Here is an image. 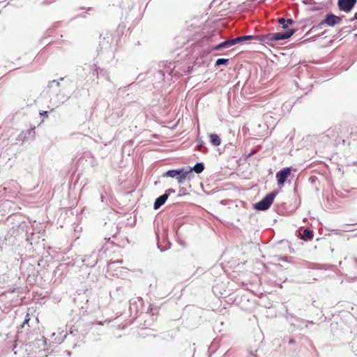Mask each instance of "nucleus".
Returning a JSON list of instances; mask_svg holds the SVG:
<instances>
[{
  "label": "nucleus",
  "mask_w": 357,
  "mask_h": 357,
  "mask_svg": "<svg viewBox=\"0 0 357 357\" xmlns=\"http://www.w3.org/2000/svg\"><path fill=\"white\" fill-rule=\"evenodd\" d=\"M125 28H126L125 25H122L121 24H120L119 25L117 30H116V31L118 33V37H120L121 36L123 35Z\"/></svg>",
  "instance_id": "58836bf2"
},
{
  "label": "nucleus",
  "mask_w": 357,
  "mask_h": 357,
  "mask_svg": "<svg viewBox=\"0 0 357 357\" xmlns=\"http://www.w3.org/2000/svg\"><path fill=\"white\" fill-rule=\"evenodd\" d=\"M322 9L321 6H316L315 4L312 5V6L307 8V10L309 12H316L319 11Z\"/></svg>",
  "instance_id": "ea45409f"
},
{
  "label": "nucleus",
  "mask_w": 357,
  "mask_h": 357,
  "mask_svg": "<svg viewBox=\"0 0 357 357\" xmlns=\"http://www.w3.org/2000/svg\"><path fill=\"white\" fill-rule=\"evenodd\" d=\"M197 147L204 153L208 152V149L205 146V142L202 138L197 139Z\"/></svg>",
  "instance_id": "c756f323"
},
{
  "label": "nucleus",
  "mask_w": 357,
  "mask_h": 357,
  "mask_svg": "<svg viewBox=\"0 0 357 357\" xmlns=\"http://www.w3.org/2000/svg\"><path fill=\"white\" fill-rule=\"evenodd\" d=\"M229 63V59L226 58H219L215 61V66L216 68L220 66H227Z\"/></svg>",
  "instance_id": "7c9ffc66"
},
{
  "label": "nucleus",
  "mask_w": 357,
  "mask_h": 357,
  "mask_svg": "<svg viewBox=\"0 0 357 357\" xmlns=\"http://www.w3.org/2000/svg\"><path fill=\"white\" fill-rule=\"evenodd\" d=\"M294 170L295 169L290 166L283 167L276 172L275 178L279 191L284 186L285 183H287L288 178H293L295 176L292 173Z\"/></svg>",
  "instance_id": "0eeeda50"
},
{
  "label": "nucleus",
  "mask_w": 357,
  "mask_h": 357,
  "mask_svg": "<svg viewBox=\"0 0 357 357\" xmlns=\"http://www.w3.org/2000/svg\"><path fill=\"white\" fill-rule=\"evenodd\" d=\"M286 318H287V319H295V320L298 319V317H296V316H294L293 314H291V313L289 312L287 310H286Z\"/></svg>",
  "instance_id": "3c124183"
},
{
  "label": "nucleus",
  "mask_w": 357,
  "mask_h": 357,
  "mask_svg": "<svg viewBox=\"0 0 357 357\" xmlns=\"http://www.w3.org/2000/svg\"><path fill=\"white\" fill-rule=\"evenodd\" d=\"M350 348L355 356H357V340H354L349 343Z\"/></svg>",
  "instance_id": "c9c22d12"
},
{
  "label": "nucleus",
  "mask_w": 357,
  "mask_h": 357,
  "mask_svg": "<svg viewBox=\"0 0 357 357\" xmlns=\"http://www.w3.org/2000/svg\"><path fill=\"white\" fill-rule=\"evenodd\" d=\"M157 236V246L158 248L160 250L161 252H163L167 250H169L171 247V243L168 239H165L164 241V245H162L159 240L158 234H156Z\"/></svg>",
  "instance_id": "393cba45"
},
{
  "label": "nucleus",
  "mask_w": 357,
  "mask_h": 357,
  "mask_svg": "<svg viewBox=\"0 0 357 357\" xmlns=\"http://www.w3.org/2000/svg\"><path fill=\"white\" fill-rule=\"evenodd\" d=\"M98 68L97 67L96 63H94L92 66L91 65V69L89 70L88 76H91V79H92V81L95 80L93 77H96V72H98Z\"/></svg>",
  "instance_id": "473e14b6"
},
{
  "label": "nucleus",
  "mask_w": 357,
  "mask_h": 357,
  "mask_svg": "<svg viewBox=\"0 0 357 357\" xmlns=\"http://www.w3.org/2000/svg\"><path fill=\"white\" fill-rule=\"evenodd\" d=\"M107 71L104 68H98V72H96V78L98 79L99 77H107Z\"/></svg>",
  "instance_id": "4c0bfd02"
},
{
  "label": "nucleus",
  "mask_w": 357,
  "mask_h": 357,
  "mask_svg": "<svg viewBox=\"0 0 357 357\" xmlns=\"http://www.w3.org/2000/svg\"><path fill=\"white\" fill-rule=\"evenodd\" d=\"M149 311L152 314H157L158 312V308L156 307V306H153L152 305H151L149 307Z\"/></svg>",
  "instance_id": "a18cd8bd"
},
{
  "label": "nucleus",
  "mask_w": 357,
  "mask_h": 357,
  "mask_svg": "<svg viewBox=\"0 0 357 357\" xmlns=\"http://www.w3.org/2000/svg\"><path fill=\"white\" fill-rule=\"evenodd\" d=\"M298 236L304 241H310L314 237V231L310 228H305L303 231H300Z\"/></svg>",
  "instance_id": "a211bd4d"
},
{
  "label": "nucleus",
  "mask_w": 357,
  "mask_h": 357,
  "mask_svg": "<svg viewBox=\"0 0 357 357\" xmlns=\"http://www.w3.org/2000/svg\"><path fill=\"white\" fill-rule=\"evenodd\" d=\"M327 31H328L327 30H325L323 32H321V33L312 36L310 38H308L304 40L302 43L304 44H306V43L314 42L319 38H326V36H324V35L327 33Z\"/></svg>",
  "instance_id": "cd10ccee"
},
{
  "label": "nucleus",
  "mask_w": 357,
  "mask_h": 357,
  "mask_svg": "<svg viewBox=\"0 0 357 357\" xmlns=\"http://www.w3.org/2000/svg\"><path fill=\"white\" fill-rule=\"evenodd\" d=\"M291 259H292V257H288V256H280L278 257V261H285V262H288V263H291Z\"/></svg>",
  "instance_id": "a19ab883"
},
{
  "label": "nucleus",
  "mask_w": 357,
  "mask_h": 357,
  "mask_svg": "<svg viewBox=\"0 0 357 357\" xmlns=\"http://www.w3.org/2000/svg\"><path fill=\"white\" fill-rule=\"evenodd\" d=\"M259 37V36H258V35H245V36H241L239 37L234 38V42L235 45H236L238 43H243L248 40H257V38H258Z\"/></svg>",
  "instance_id": "aec40b11"
},
{
  "label": "nucleus",
  "mask_w": 357,
  "mask_h": 357,
  "mask_svg": "<svg viewBox=\"0 0 357 357\" xmlns=\"http://www.w3.org/2000/svg\"><path fill=\"white\" fill-rule=\"evenodd\" d=\"M272 33H268L264 35H259V37L257 38L256 40H259L260 42L266 43L269 45H273V43L275 42V40L271 36Z\"/></svg>",
  "instance_id": "5701e85b"
},
{
  "label": "nucleus",
  "mask_w": 357,
  "mask_h": 357,
  "mask_svg": "<svg viewBox=\"0 0 357 357\" xmlns=\"http://www.w3.org/2000/svg\"><path fill=\"white\" fill-rule=\"evenodd\" d=\"M297 31L298 29L296 28H291L284 31L272 33L271 36L275 42L284 40L290 38Z\"/></svg>",
  "instance_id": "9b49d317"
},
{
  "label": "nucleus",
  "mask_w": 357,
  "mask_h": 357,
  "mask_svg": "<svg viewBox=\"0 0 357 357\" xmlns=\"http://www.w3.org/2000/svg\"><path fill=\"white\" fill-rule=\"evenodd\" d=\"M158 66V68L151 69L146 73L150 75L149 78L155 89L160 87L162 84L170 85L175 82L174 79L180 77L181 73L176 70L177 61H162Z\"/></svg>",
  "instance_id": "f03ea898"
},
{
  "label": "nucleus",
  "mask_w": 357,
  "mask_h": 357,
  "mask_svg": "<svg viewBox=\"0 0 357 357\" xmlns=\"http://www.w3.org/2000/svg\"><path fill=\"white\" fill-rule=\"evenodd\" d=\"M61 83L56 79H53L48 82L46 87L47 93L50 94V100L47 108L50 112H53L56 108L65 103L70 96L61 90Z\"/></svg>",
  "instance_id": "7ed1b4c3"
},
{
  "label": "nucleus",
  "mask_w": 357,
  "mask_h": 357,
  "mask_svg": "<svg viewBox=\"0 0 357 357\" xmlns=\"http://www.w3.org/2000/svg\"><path fill=\"white\" fill-rule=\"evenodd\" d=\"M167 199L168 198L167 197V195H165V194H162V195H160L159 197H158L154 201L153 206V209L154 210L159 209L162 206H163L165 204Z\"/></svg>",
  "instance_id": "412c9836"
},
{
  "label": "nucleus",
  "mask_w": 357,
  "mask_h": 357,
  "mask_svg": "<svg viewBox=\"0 0 357 357\" xmlns=\"http://www.w3.org/2000/svg\"><path fill=\"white\" fill-rule=\"evenodd\" d=\"M233 45H235V43L234 42V38L225 40L222 42L219 43L217 45L212 46L211 49V52L220 51L224 49L229 48Z\"/></svg>",
  "instance_id": "2eb2a0df"
},
{
  "label": "nucleus",
  "mask_w": 357,
  "mask_h": 357,
  "mask_svg": "<svg viewBox=\"0 0 357 357\" xmlns=\"http://www.w3.org/2000/svg\"><path fill=\"white\" fill-rule=\"evenodd\" d=\"M181 227L180 225H177L174 227V233H175V236L178 238V229H179V227Z\"/></svg>",
  "instance_id": "5fc2aeb1"
},
{
  "label": "nucleus",
  "mask_w": 357,
  "mask_h": 357,
  "mask_svg": "<svg viewBox=\"0 0 357 357\" xmlns=\"http://www.w3.org/2000/svg\"><path fill=\"white\" fill-rule=\"evenodd\" d=\"M278 192L279 190H273L267 193L260 201L253 204V208L260 211L268 210L273 203Z\"/></svg>",
  "instance_id": "423d86ee"
},
{
  "label": "nucleus",
  "mask_w": 357,
  "mask_h": 357,
  "mask_svg": "<svg viewBox=\"0 0 357 357\" xmlns=\"http://www.w3.org/2000/svg\"><path fill=\"white\" fill-rule=\"evenodd\" d=\"M126 116V106L116 104L112 110H109L105 117L106 122L112 126L119 124L123 121Z\"/></svg>",
  "instance_id": "20e7f679"
},
{
  "label": "nucleus",
  "mask_w": 357,
  "mask_h": 357,
  "mask_svg": "<svg viewBox=\"0 0 357 357\" xmlns=\"http://www.w3.org/2000/svg\"><path fill=\"white\" fill-rule=\"evenodd\" d=\"M21 268L22 269L24 266H26L25 273L27 275V282L30 285H33L38 282V279L39 278L40 273L38 269H36L33 264L30 263L26 264L25 261H22L21 262Z\"/></svg>",
  "instance_id": "1a4fd4ad"
},
{
  "label": "nucleus",
  "mask_w": 357,
  "mask_h": 357,
  "mask_svg": "<svg viewBox=\"0 0 357 357\" xmlns=\"http://www.w3.org/2000/svg\"><path fill=\"white\" fill-rule=\"evenodd\" d=\"M276 266L280 268H283V266L282 264H277Z\"/></svg>",
  "instance_id": "774afa93"
},
{
  "label": "nucleus",
  "mask_w": 357,
  "mask_h": 357,
  "mask_svg": "<svg viewBox=\"0 0 357 357\" xmlns=\"http://www.w3.org/2000/svg\"><path fill=\"white\" fill-rule=\"evenodd\" d=\"M102 35L100 36L101 38ZM116 38V36H113L112 33H106L105 36L100 38L99 46L97 48L98 53L102 50H108L110 48V45L112 41Z\"/></svg>",
  "instance_id": "ddd939ff"
},
{
  "label": "nucleus",
  "mask_w": 357,
  "mask_h": 357,
  "mask_svg": "<svg viewBox=\"0 0 357 357\" xmlns=\"http://www.w3.org/2000/svg\"><path fill=\"white\" fill-rule=\"evenodd\" d=\"M308 268H312V269H318V270L326 269L324 267V265L319 264H316V263H310V265L308 266Z\"/></svg>",
  "instance_id": "e433bc0d"
},
{
  "label": "nucleus",
  "mask_w": 357,
  "mask_h": 357,
  "mask_svg": "<svg viewBox=\"0 0 357 357\" xmlns=\"http://www.w3.org/2000/svg\"><path fill=\"white\" fill-rule=\"evenodd\" d=\"M53 2H55V0H44L42 2V4L43 5H50V4L52 3Z\"/></svg>",
  "instance_id": "6e6d98bb"
},
{
  "label": "nucleus",
  "mask_w": 357,
  "mask_h": 357,
  "mask_svg": "<svg viewBox=\"0 0 357 357\" xmlns=\"http://www.w3.org/2000/svg\"><path fill=\"white\" fill-rule=\"evenodd\" d=\"M98 261V254L96 252H93L91 255H84L82 259L83 265L89 268L94 267L97 264Z\"/></svg>",
  "instance_id": "4468645a"
},
{
  "label": "nucleus",
  "mask_w": 357,
  "mask_h": 357,
  "mask_svg": "<svg viewBox=\"0 0 357 357\" xmlns=\"http://www.w3.org/2000/svg\"><path fill=\"white\" fill-rule=\"evenodd\" d=\"M48 114H49L48 111H40L39 112L40 116H43L45 118H47L48 117Z\"/></svg>",
  "instance_id": "864d4df0"
},
{
  "label": "nucleus",
  "mask_w": 357,
  "mask_h": 357,
  "mask_svg": "<svg viewBox=\"0 0 357 357\" xmlns=\"http://www.w3.org/2000/svg\"><path fill=\"white\" fill-rule=\"evenodd\" d=\"M86 17V15L84 13H82V14L77 15L75 17Z\"/></svg>",
  "instance_id": "e2e57ef3"
},
{
  "label": "nucleus",
  "mask_w": 357,
  "mask_h": 357,
  "mask_svg": "<svg viewBox=\"0 0 357 357\" xmlns=\"http://www.w3.org/2000/svg\"><path fill=\"white\" fill-rule=\"evenodd\" d=\"M258 151L256 149H252L245 156V160H246L248 158L254 155Z\"/></svg>",
  "instance_id": "49530a36"
},
{
  "label": "nucleus",
  "mask_w": 357,
  "mask_h": 357,
  "mask_svg": "<svg viewBox=\"0 0 357 357\" xmlns=\"http://www.w3.org/2000/svg\"><path fill=\"white\" fill-rule=\"evenodd\" d=\"M87 10V11H86V13H87L88 14H89V15H90V14H91V13H90V12H91V11H93V8L89 7V8H87V10Z\"/></svg>",
  "instance_id": "680f3d73"
},
{
  "label": "nucleus",
  "mask_w": 357,
  "mask_h": 357,
  "mask_svg": "<svg viewBox=\"0 0 357 357\" xmlns=\"http://www.w3.org/2000/svg\"><path fill=\"white\" fill-rule=\"evenodd\" d=\"M277 21L284 30L289 29L288 26H291L295 23L291 18L284 19V17H279Z\"/></svg>",
  "instance_id": "4be33fe9"
},
{
  "label": "nucleus",
  "mask_w": 357,
  "mask_h": 357,
  "mask_svg": "<svg viewBox=\"0 0 357 357\" xmlns=\"http://www.w3.org/2000/svg\"><path fill=\"white\" fill-rule=\"evenodd\" d=\"M312 17L306 18V19L303 20V21H305V22L310 21L312 23L313 21L312 20Z\"/></svg>",
  "instance_id": "69168bd1"
},
{
  "label": "nucleus",
  "mask_w": 357,
  "mask_h": 357,
  "mask_svg": "<svg viewBox=\"0 0 357 357\" xmlns=\"http://www.w3.org/2000/svg\"><path fill=\"white\" fill-rule=\"evenodd\" d=\"M5 224L12 226L4 236V242L15 250L22 251L24 253L33 252L34 245L40 238L39 236L33 233V229L29 222L23 220L20 214L13 213L8 215Z\"/></svg>",
  "instance_id": "f257e3e1"
},
{
  "label": "nucleus",
  "mask_w": 357,
  "mask_h": 357,
  "mask_svg": "<svg viewBox=\"0 0 357 357\" xmlns=\"http://www.w3.org/2000/svg\"><path fill=\"white\" fill-rule=\"evenodd\" d=\"M188 173L185 172L184 167L178 169H169L162 174L163 178H172L177 181L178 184L182 185L186 180Z\"/></svg>",
  "instance_id": "6e6552de"
},
{
  "label": "nucleus",
  "mask_w": 357,
  "mask_h": 357,
  "mask_svg": "<svg viewBox=\"0 0 357 357\" xmlns=\"http://www.w3.org/2000/svg\"><path fill=\"white\" fill-rule=\"evenodd\" d=\"M323 24L321 22V21H320L317 24H315V25H313L310 29V30H308L305 34V36H309L310 35L311 33L317 31V30L319 29H321L323 28Z\"/></svg>",
  "instance_id": "2f4dec72"
},
{
  "label": "nucleus",
  "mask_w": 357,
  "mask_h": 357,
  "mask_svg": "<svg viewBox=\"0 0 357 357\" xmlns=\"http://www.w3.org/2000/svg\"><path fill=\"white\" fill-rule=\"evenodd\" d=\"M344 17V15L337 16V15H335V26L337 25V24H341Z\"/></svg>",
  "instance_id": "de8ad7c7"
},
{
  "label": "nucleus",
  "mask_w": 357,
  "mask_h": 357,
  "mask_svg": "<svg viewBox=\"0 0 357 357\" xmlns=\"http://www.w3.org/2000/svg\"><path fill=\"white\" fill-rule=\"evenodd\" d=\"M29 321H30L29 314H27L24 319V321L20 325V328H24L25 325H27L28 326H29Z\"/></svg>",
  "instance_id": "79ce46f5"
},
{
  "label": "nucleus",
  "mask_w": 357,
  "mask_h": 357,
  "mask_svg": "<svg viewBox=\"0 0 357 357\" xmlns=\"http://www.w3.org/2000/svg\"><path fill=\"white\" fill-rule=\"evenodd\" d=\"M324 141H329L334 146L340 144H344L346 140L342 138L341 135L340 126H334L328 128L324 133L322 137Z\"/></svg>",
  "instance_id": "39448f33"
},
{
  "label": "nucleus",
  "mask_w": 357,
  "mask_h": 357,
  "mask_svg": "<svg viewBox=\"0 0 357 357\" xmlns=\"http://www.w3.org/2000/svg\"><path fill=\"white\" fill-rule=\"evenodd\" d=\"M43 341L44 342L45 344H46V338L45 337H42Z\"/></svg>",
  "instance_id": "338daca9"
},
{
  "label": "nucleus",
  "mask_w": 357,
  "mask_h": 357,
  "mask_svg": "<svg viewBox=\"0 0 357 357\" xmlns=\"http://www.w3.org/2000/svg\"><path fill=\"white\" fill-rule=\"evenodd\" d=\"M278 243L284 244L285 245H287L289 248V249H290V252L291 253L294 252V250L292 249V250H291V247H290L291 243L289 241L284 240V239L280 240V241H278Z\"/></svg>",
  "instance_id": "c03bdc74"
},
{
  "label": "nucleus",
  "mask_w": 357,
  "mask_h": 357,
  "mask_svg": "<svg viewBox=\"0 0 357 357\" xmlns=\"http://www.w3.org/2000/svg\"><path fill=\"white\" fill-rule=\"evenodd\" d=\"M308 181L310 183V185H312V187L314 188V190L317 192H318L319 191V183H320L318 176H317L315 175H312L309 177Z\"/></svg>",
  "instance_id": "a878e982"
},
{
  "label": "nucleus",
  "mask_w": 357,
  "mask_h": 357,
  "mask_svg": "<svg viewBox=\"0 0 357 357\" xmlns=\"http://www.w3.org/2000/svg\"><path fill=\"white\" fill-rule=\"evenodd\" d=\"M66 266V264H59L55 270H54L52 273V278H55L54 282L57 280L56 275H58V278L61 277L63 274V268Z\"/></svg>",
  "instance_id": "c85d7f7f"
},
{
  "label": "nucleus",
  "mask_w": 357,
  "mask_h": 357,
  "mask_svg": "<svg viewBox=\"0 0 357 357\" xmlns=\"http://www.w3.org/2000/svg\"><path fill=\"white\" fill-rule=\"evenodd\" d=\"M356 29H351L350 26H346L341 29H340L337 31V34L342 35L344 34L345 36H348L351 33L352 31L355 30Z\"/></svg>",
  "instance_id": "72a5a7b5"
},
{
  "label": "nucleus",
  "mask_w": 357,
  "mask_h": 357,
  "mask_svg": "<svg viewBox=\"0 0 357 357\" xmlns=\"http://www.w3.org/2000/svg\"><path fill=\"white\" fill-rule=\"evenodd\" d=\"M128 287L126 286L117 287L109 293L110 297L117 303H122L129 299Z\"/></svg>",
  "instance_id": "9d476101"
},
{
  "label": "nucleus",
  "mask_w": 357,
  "mask_h": 357,
  "mask_svg": "<svg viewBox=\"0 0 357 357\" xmlns=\"http://www.w3.org/2000/svg\"><path fill=\"white\" fill-rule=\"evenodd\" d=\"M179 192L181 193V195L185 196L188 195L189 193L187 191V189L184 187H179Z\"/></svg>",
  "instance_id": "09e8293b"
},
{
  "label": "nucleus",
  "mask_w": 357,
  "mask_h": 357,
  "mask_svg": "<svg viewBox=\"0 0 357 357\" xmlns=\"http://www.w3.org/2000/svg\"><path fill=\"white\" fill-rule=\"evenodd\" d=\"M355 20H357V19H355V15H354L353 17H351L349 20V22H352Z\"/></svg>",
  "instance_id": "0e129e2a"
},
{
  "label": "nucleus",
  "mask_w": 357,
  "mask_h": 357,
  "mask_svg": "<svg viewBox=\"0 0 357 357\" xmlns=\"http://www.w3.org/2000/svg\"><path fill=\"white\" fill-rule=\"evenodd\" d=\"M287 342L289 344H294L296 343V340L293 337H289V338H288Z\"/></svg>",
  "instance_id": "bf43d9fd"
},
{
  "label": "nucleus",
  "mask_w": 357,
  "mask_h": 357,
  "mask_svg": "<svg viewBox=\"0 0 357 357\" xmlns=\"http://www.w3.org/2000/svg\"><path fill=\"white\" fill-rule=\"evenodd\" d=\"M302 2L305 5H314L317 3L314 0H303Z\"/></svg>",
  "instance_id": "603ef678"
},
{
  "label": "nucleus",
  "mask_w": 357,
  "mask_h": 357,
  "mask_svg": "<svg viewBox=\"0 0 357 357\" xmlns=\"http://www.w3.org/2000/svg\"><path fill=\"white\" fill-rule=\"evenodd\" d=\"M351 137L353 138L354 140H357V131L356 132H350Z\"/></svg>",
  "instance_id": "13d9d810"
},
{
  "label": "nucleus",
  "mask_w": 357,
  "mask_h": 357,
  "mask_svg": "<svg viewBox=\"0 0 357 357\" xmlns=\"http://www.w3.org/2000/svg\"><path fill=\"white\" fill-rule=\"evenodd\" d=\"M123 262V259H118L116 261H112L110 264H109V266H112L113 264H121Z\"/></svg>",
  "instance_id": "052dcab7"
},
{
  "label": "nucleus",
  "mask_w": 357,
  "mask_h": 357,
  "mask_svg": "<svg viewBox=\"0 0 357 357\" xmlns=\"http://www.w3.org/2000/svg\"><path fill=\"white\" fill-rule=\"evenodd\" d=\"M192 69L193 66H189L186 68H184L183 69L178 68L177 70L181 73L180 76H181L183 73H185V75L190 74L192 71Z\"/></svg>",
  "instance_id": "f704fd0d"
},
{
  "label": "nucleus",
  "mask_w": 357,
  "mask_h": 357,
  "mask_svg": "<svg viewBox=\"0 0 357 357\" xmlns=\"http://www.w3.org/2000/svg\"><path fill=\"white\" fill-rule=\"evenodd\" d=\"M205 165L203 162H197L193 167L188 166V172H194L197 174H201L204 170Z\"/></svg>",
  "instance_id": "b1692460"
},
{
  "label": "nucleus",
  "mask_w": 357,
  "mask_h": 357,
  "mask_svg": "<svg viewBox=\"0 0 357 357\" xmlns=\"http://www.w3.org/2000/svg\"><path fill=\"white\" fill-rule=\"evenodd\" d=\"M218 38H221L219 30L213 29L208 31L202 38L203 41H215Z\"/></svg>",
  "instance_id": "f3484780"
},
{
  "label": "nucleus",
  "mask_w": 357,
  "mask_h": 357,
  "mask_svg": "<svg viewBox=\"0 0 357 357\" xmlns=\"http://www.w3.org/2000/svg\"><path fill=\"white\" fill-rule=\"evenodd\" d=\"M323 25H327L331 27H334L335 24V14L330 12L325 15L324 19L321 20Z\"/></svg>",
  "instance_id": "6ab92c4d"
},
{
  "label": "nucleus",
  "mask_w": 357,
  "mask_h": 357,
  "mask_svg": "<svg viewBox=\"0 0 357 357\" xmlns=\"http://www.w3.org/2000/svg\"><path fill=\"white\" fill-rule=\"evenodd\" d=\"M184 169H185V172L188 173L186 180L191 181L194 178L193 172H188V166L184 167Z\"/></svg>",
  "instance_id": "37998d69"
},
{
  "label": "nucleus",
  "mask_w": 357,
  "mask_h": 357,
  "mask_svg": "<svg viewBox=\"0 0 357 357\" xmlns=\"http://www.w3.org/2000/svg\"><path fill=\"white\" fill-rule=\"evenodd\" d=\"M175 192H176V191H175V190H174V189H173V188H168V189H167V190L165 191L164 194H165V195H167V198H169V197L170 196V195H171V194H173V193H175Z\"/></svg>",
  "instance_id": "8fccbe9b"
},
{
  "label": "nucleus",
  "mask_w": 357,
  "mask_h": 357,
  "mask_svg": "<svg viewBox=\"0 0 357 357\" xmlns=\"http://www.w3.org/2000/svg\"><path fill=\"white\" fill-rule=\"evenodd\" d=\"M209 142L213 146H218L221 144L220 137L215 133H211L208 136Z\"/></svg>",
  "instance_id": "bb28decb"
},
{
  "label": "nucleus",
  "mask_w": 357,
  "mask_h": 357,
  "mask_svg": "<svg viewBox=\"0 0 357 357\" xmlns=\"http://www.w3.org/2000/svg\"><path fill=\"white\" fill-rule=\"evenodd\" d=\"M357 0H337V6L340 11L350 13L356 6Z\"/></svg>",
  "instance_id": "f8f14e48"
},
{
  "label": "nucleus",
  "mask_w": 357,
  "mask_h": 357,
  "mask_svg": "<svg viewBox=\"0 0 357 357\" xmlns=\"http://www.w3.org/2000/svg\"><path fill=\"white\" fill-rule=\"evenodd\" d=\"M298 191V178L296 180L294 185V193L296 195Z\"/></svg>",
  "instance_id": "4d7b16f0"
},
{
  "label": "nucleus",
  "mask_w": 357,
  "mask_h": 357,
  "mask_svg": "<svg viewBox=\"0 0 357 357\" xmlns=\"http://www.w3.org/2000/svg\"><path fill=\"white\" fill-rule=\"evenodd\" d=\"M90 69L91 65L85 64L84 66H77L75 70L77 79L80 81L85 79L88 77V72Z\"/></svg>",
  "instance_id": "dca6fc26"
}]
</instances>
